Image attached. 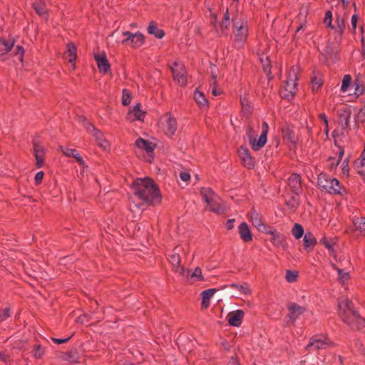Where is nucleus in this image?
I'll list each match as a JSON object with an SVG mask.
<instances>
[{
	"label": "nucleus",
	"mask_w": 365,
	"mask_h": 365,
	"mask_svg": "<svg viewBox=\"0 0 365 365\" xmlns=\"http://www.w3.org/2000/svg\"><path fill=\"white\" fill-rule=\"evenodd\" d=\"M134 195L143 204L150 205L161 201V195L158 186L149 178H138L132 184Z\"/></svg>",
	"instance_id": "f257e3e1"
},
{
	"label": "nucleus",
	"mask_w": 365,
	"mask_h": 365,
	"mask_svg": "<svg viewBox=\"0 0 365 365\" xmlns=\"http://www.w3.org/2000/svg\"><path fill=\"white\" fill-rule=\"evenodd\" d=\"M338 307L341 319L351 329L359 330L365 327V319L360 316L353 302L348 298H341Z\"/></svg>",
	"instance_id": "f03ea898"
},
{
	"label": "nucleus",
	"mask_w": 365,
	"mask_h": 365,
	"mask_svg": "<svg viewBox=\"0 0 365 365\" xmlns=\"http://www.w3.org/2000/svg\"><path fill=\"white\" fill-rule=\"evenodd\" d=\"M268 130V123L266 121H263L262 124V132L257 138V135L254 128L250 124L247 125L246 128V135L253 150L259 151L264 146L267 141Z\"/></svg>",
	"instance_id": "7ed1b4c3"
},
{
	"label": "nucleus",
	"mask_w": 365,
	"mask_h": 365,
	"mask_svg": "<svg viewBox=\"0 0 365 365\" xmlns=\"http://www.w3.org/2000/svg\"><path fill=\"white\" fill-rule=\"evenodd\" d=\"M317 185L322 191L331 195H341L344 188L340 182L326 173H320L317 179Z\"/></svg>",
	"instance_id": "20e7f679"
},
{
	"label": "nucleus",
	"mask_w": 365,
	"mask_h": 365,
	"mask_svg": "<svg viewBox=\"0 0 365 365\" xmlns=\"http://www.w3.org/2000/svg\"><path fill=\"white\" fill-rule=\"evenodd\" d=\"M232 33L235 46L238 48L243 47L248 36V24L245 19H235L232 20Z\"/></svg>",
	"instance_id": "39448f33"
},
{
	"label": "nucleus",
	"mask_w": 365,
	"mask_h": 365,
	"mask_svg": "<svg viewBox=\"0 0 365 365\" xmlns=\"http://www.w3.org/2000/svg\"><path fill=\"white\" fill-rule=\"evenodd\" d=\"M298 68L292 67L288 71L284 87L280 91L282 98L291 100L295 96L298 81Z\"/></svg>",
	"instance_id": "423d86ee"
},
{
	"label": "nucleus",
	"mask_w": 365,
	"mask_h": 365,
	"mask_svg": "<svg viewBox=\"0 0 365 365\" xmlns=\"http://www.w3.org/2000/svg\"><path fill=\"white\" fill-rule=\"evenodd\" d=\"M160 123L165 135L168 137H173L178 128V123L175 118L168 112L160 118Z\"/></svg>",
	"instance_id": "0eeeda50"
},
{
	"label": "nucleus",
	"mask_w": 365,
	"mask_h": 365,
	"mask_svg": "<svg viewBox=\"0 0 365 365\" xmlns=\"http://www.w3.org/2000/svg\"><path fill=\"white\" fill-rule=\"evenodd\" d=\"M181 250V247H176L171 252L170 255H168V260L172 265L173 270L177 273H179L181 275H184L185 269L181 266L180 262V252Z\"/></svg>",
	"instance_id": "6e6552de"
},
{
	"label": "nucleus",
	"mask_w": 365,
	"mask_h": 365,
	"mask_svg": "<svg viewBox=\"0 0 365 365\" xmlns=\"http://www.w3.org/2000/svg\"><path fill=\"white\" fill-rule=\"evenodd\" d=\"M332 345H334V344L328 338L322 339L318 336H313L310 338L306 349L307 350H310L311 349L314 350L325 349Z\"/></svg>",
	"instance_id": "1a4fd4ad"
},
{
	"label": "nucleus",
	"mask_w": 365,
	"mask_h": 365,
	"mask_svg": "<svg viewBox=\"0 0 365 365\" xmlns=\"http://www.w3.org/2000/svg\"><path fill=\"white\" fill-rule=\"evenodd\" d=\"M172 72L174 80L180 85L185 86L187 84L186 71L183 65L175 62L172 67Z\"/></svg>",
	"instance_id": "9d476101"
},
{
	"label": "nucleus",
	"mask_w": 365,
	"mask_h": 365,
	"mask_svg": "<svg viewBox=\"0 0 365 365\" xmlns=\"http://www.w3.org/2000/svg\"><path fill=\"white\" fill-rule=\"evenodd\" d=\"M94 58L96 61L98 69L101 73L106 74L110 71V64L105 52L95 53Z\"/></svg>",
	"instance_id": "9b49d317"
},
{
	"label": "nucleus",
	"mask_w": 365,
	"mask_h": 365,
	"mask_svg": "<svg viewBox=\"0 0 365 365\" xmlns=\"http://www.w3.org/2000/svg\"><path fill=\"white\" fill-rule=\"evenodd\" d=\"M86 129L95 137L96 140L101 148H102L103 150H107L109 148L110 145L108 141L104 138L103 134L100 130H98L90 123H88Z\"/></svg>",
	"instance_id": "f8f14e48"
},
{
	"label": "nucleus",
	"mask_w": 365,
	"mask_h": 365,
	"mask_svg": "<svg viewBox=\"0 0 365 365\" xmlns=\"http://www.w3.org/2000/svg\"><path fill=\"white\" fill-rule=\"evenodd\" d=\"M238 155L241 159L243 165L247 169H252L255 167V161L251 154L245 146H240L238 149Z\"/></svg>",
	"instance_id": "ddd939ff"
},
{
	"label": "nucleus",
	"mask_w": 365,
	"mask_h": 365,
	"mask_svg": "<svg viewBox=\"0 0 365 365\" xmlns=\"http://www.w3.org/2000/svg\"><path fill=\"white\" fill-rule=\"evenodd\" d=\"M339 125L344 130L349 128L351 110L349 108L342 107L338 110Z\"/></svg>",
	"instance_id": "4468645a"
},
{
	"label": "nucleus",
	"mask_w": 365,
	"mask_h": 365,
	"mask_svg": "<svg viewBox=\"0 0 365 365\" xmlns=\"http://www.w3.org/2000/svg\"><path fill=\"white\" fill-rule=\"evenodd\" d=\"M287 309L289 314L287 317L293 323H294L299 317L303 314L306 311V308L304 307L299 306L294 302L290 303L288 305Z\"/></svg>",
	"instance_id": "2eb2a0df"
},
{
	"label": "nucleus",
	"mask_w": 365,
	"mask_h": 365,
	"mask_svg": "<svg viewBox=\"0 0 365 365\" xmlns=\"http://www.w3.org/2000/svg\"><path fill=\"white\" fill-rule=\"evenodd\" d=\"M245 312L241 309L230 312L227 316V322L230 326L238 327L242 324Z\"/></svg>",
	"instance_id": "dca6fc26"
},
{
	"label": "nucleus",
	"mask_w": 365,
	"mask_h": 365,
	"mask_svg": "<svg viewBox=\"0 0 365 365\" xmlns=\"http://www.w3.org/2000/svg\"><path fill=\"white\" fill-rule=\"evenodd\" d=\"M288 185L296 195H299L302 190L300 175L297 173L292 174L288 179Z\"/></svg>",
	"instance_id": "f3484780"
},
{
	"label": "nucleus",
	"mask_w": 365,
	"mask_h": 365,
	"mask_svg": "<svg viewBox=\"0 0 365 365\" xmlns=\"http://www.w3.org/2000/svg\"><path fill=\"white\" fill-rule=\"evenodd\" d=\"M140 103H137L132 110H129L127 114V119L129 121H135V120H141L143 121L145 112L141 110Z\"/></svg>",
	"instance_id": "a211bd4d"
},
{
	"label": "nucleus",
	"mask_w": 365,
	"mask_h": 365,
	"mask_svg": "<svg viewBox=\"0 0 365 365\" xmlns=\"http://www.w3.org/2000/svg\"><path fill=\"white\" fill-rule=\"evenodd\" d=\"M207 205L210 211L217 214H222L226 210L225 202L217 197H215L210 203H208Z\"/></svg>",
	"instance_id": "6ab92c4d"
},
{
	"label": "nucleus",
	"mask_w": 365,
	"mask_h": 365,
	"mask_svg": "<svg viewBox=\"0 0 365 365\" xmlns=\"http://www.w3.org/2000/svg\"><path fill=\"white\" fill-rule=\"evenodd\" d=\"M238 232L240 237V239L244 242H250L252 240V234L250 231V229L248 225L243 222L240 224L238 226Z\"/></svg>",
	"instance_id": "aec40b11"
},
{
	"label": "nucleus",
	"mask_w": 365,
	"mask_h": 365,
	"mask_svg": "<svg viewBox=\"0 0 365 365\" xmlns=\"http://www.w3.org/2000/svg\"><path fill=\"white\" fill-rule=\"evenodd\" d=\"M34 153L36 160V165L41 168L43 165L44 148L37 142H34Z\"/></svg>",
	"instance_id": "412c9836"
},
{
	"label": "nucleus",
	"mask_w": 365,
	"mask_h": 365,
	"mask_svg": "<svg viewBox=\"0 0 365 365\" xmlns=\"http://www.w3.org/2000/svg\"><path fill=\"white\" fill-rule=\"evenodd\" d=\"M32 8L42 18L47 17V7L45 0H35L32 4Z\"/></svg>",
	"instance_id": "4be33fe9"
},
{
	"label": "nucleus",
	"mask_w": 365,
	"mask_h": 365,
	"mask_svg": "<svg viewBox=\"0 0 365 365\" xmlns=\"http://www.w3.org/2000/svg\"><path fill=\"white\" fill-rule=\"evenodd\" d=\"M303 244L305 250L311 251L317 245V239L311 232H307L303 237Z\"/></svg>",
	"instance_id": "5701e85b"
},
{
	"label": "nucleus",
	"mask_w": 365,
	"mask_h": 365,
	"mask_svg": "<svg viewBox=\"0 0 365 365\" xmlns=\"http://www.w3.org/2000/svg\"><path fill=\"white\" fill-rule=\"evenodd\" d=\"M217 289H208L206 290H204L201 293V307L203 309H206L210 306V301L211 298L214 296V294L216 293Z\"/></svg>",
	"instance_id": "b1692460"
},
{
	"label": "nucleus",
	"mask_w": 365,
	"mask_h": 365,
	"mask_svg": "<svg viewBox=\"0 0 365 365\" xmlns=\"http://www.w3.org/2000/svg\"><path fill=\"white\" fill-rule=\"evenodd\" d=\"M272 238L270 239V242L277 247L286 248L287 244L284 237L277 230H275L272 235H271Z\"/></svg>",
	"instance_id": "393cba45"
},
{
	"label": "nucleus",
	"mask_w": 365,
	"mask_h": 365,
	"mask_svg": "<svg viewBox=\"0 0 365 365\" xmlns=\"http://www.w3.org/2000/svg\"><path fill=\"white\" fill-rule=\"evenodd\" d=\"M282 133L284 140L293 145L297 143L296 138L294 131L287 125H284L282 128Z\"/></svg>",
	"instance_id": "a878e982"
},
{
	"label": "nucleus",
	"mask_w": 365,
	"mask_h": 365,
	"mask_svg": "<svg viewBox=\"0 0 365 365\" xmlns=\"http://www.w3.org/2000/svg\"><path fill=\"white\" fill-rule=\"evenodd\" d=\"M135 145L138 148L143 149L148 153H152L154 150V146L153 143L142 138H138L135 140Z\"/></svg>",
	"instance_id": "bb28decb"
},
{
	"label": "nucleus",
	"mask_w": 365,
	"mask_h": 365,
	"mask_svg": "<svg viewBox=\"0 0 365 365\" xmlns=\"http://www.w3.org/2000/svg\"><path fill=\"white\" fill-rule=\"evenodd\" d=\"M148 33L149 34L153 35L155 37H156L158 39H161L165 36V32L163 30L159 29L155 22L151 21L149 24V26L148 27Z\"/></svg>",
	"instance_id": "cd10ccee"
},
{
	"label": "nucleus",
	"mask_w": 365,
	"mask_h": 365,
	"mask_svg": "<svg viewBox=\"0 0 365 365\" xmlns=\"http://www.w3.org/2000/svg\"><path fill=\"white\" fill-rule=\"evenodd\" d=\"M66 55L68 57V62L74 63L77 57V51L73 43L70 42L67 44ZM73 68L75 69V64L73 65Z\"/></svg>",
	"instance_id": "c85d7f7f"
},
{
	"label": "nucleus",
	"mask_w": 365,
	"mask_h": 365,
	"mask_svg": "<svg viewBox=\"0 0 365 365\" xmlns=\"http://www.w3.org/2000/svg\"><path fill=\"white\" fill-rule=\"evenodd\" d=\"M14 45V41H6L0 38V58L9 53Z\"/></svg>",
	"instance_id": "c756f323"
},
{
	"label": "nucleus",
	"mask_w": 365,
	"mask_h": 365,
	"mask_svg": "<svg viewBox=\"0 0 365 365\" xmlns=\"http://www.w3.org/2000/svg\"><path fill=\"white\" fill-rule=\"evenodd\" d=\"M194 98L197 104L201 108H205L208 107V101L202 92L199 91L198 90H195L194 93Z\"/></svg>",
	"instance_id": "7c9ffc66"
},
{
	"label": "nucleus",
	"mask_w": 365,
	"mask_h": 365,
	"mask_svg": "<svg viewBox=\"0 0 365 365\" xmlns=\"http://www.w3.org/2000/svg\"><path fill=\"white\" fill-rule=\"evenodd\" d=\"M249 218L252 224L257 230H261L263 222L259 215L255 210H252L249 214Z\"/></svg>",
	"instance_id": "2f4dec72"
},
{
	"label": "nucleus",
	"mask_w": 365,
	"mask_h": 365,
	"mask_svg": "<svg viewBox=\"0 0 365 365\" xmlns=\"http://www.w3.org/2000/svg\"><path fill=\"white\" fill-rule=\"evenodd\" d=\"M332 267L334 269L337 271L338 279L340 283L342 284V286L344 287L350 278L349 272L337 267L335 264H333Z\"/></svg>",
	"instance_id": "473e14b6"
},
{
	"label": "nucleus",
	"mask_w": 365,
	"mask_h": 365,
	"mask_svg": "<svg viewBox=\"0 0 365 365\" xmlns=\"http://www.w3.org/2000/svg\"><path fill=\"white\" fill-rule=\"evenodd\" d=\"M200 195L206 202L207 205L210 203V202L217 197L214 192L208 187H202L200 190Z\"/></svg>",
	"instance_id": "72a5a7b5"
},
{
	"label": "nucleus",
	"mask_w": 365,
	"mask_h": 365,
	"mask_svg": "<svg viewBox=\"0 0 365 365\" xmlns=\"http://www.w3.org/2000/svg\"><path fill=\"white\" fill-rule=\"evenodd\" d=\"M230 25V13L228 9H226V11L223 15V19L222 22L220 24V33L225 34L228 30Z\"/></svg>",
	"instance_id": "f704fd0d"
},
{
	"label": "nucleus",
	"mask_w": 365,
	"mask_h": 365,
	"mask_svg": "<svg viewBox=\"0 0 365 365\" xmlns=\"http://www.w3.org/2000/svg\"><path fill=\"white\" fill-rule=\"evenodd\" d=\"M145 43L144 36L140 32H136L133 34L132 39V47L139 48Z\"/></svg>",
	"instance_id": "c9c22d12"
},
{
	"label": "nucleus",
	"mask_w": 365,
	"mask_h": 365,
	"mask_svg": "<svg viewBox=\"0 0 365 365\" xmlns=\"http://www.w3.org/2000/svg\"><path fill=\"white\" fill-rule=\"evenodd\" d=\"M242 110L245 115H250L252 112V106L246 96L240 98Z\"/></svg>",
	"instance_id": "e433bc0d"
},
{
	"label": "nucleus",
	"mask_w": 365,
	"mask_h": 365,
	"mask_svg": "<svg viewBox=\"0 0 365 365\" xmlns=\"http://www.w3.org/2000/svg\"><path fill=\"white\" fill-rule=\"evenodd\" d=\"M292 235L295 237V239L299 240L304 235V230L302 225L299 223H294L292 230Z\"/></svg>",
	"instance_id": "4c0bfd02"
},
{
	"label": "nucleus",
	"mask_w": 365,
	"mask_h": 365,
	"mask_svg": "<svg viewBox=\"0 0 365 365\" xmlns=\"http://www.w3.org/2000/svg\"><path fill=\"white\" fill-rule=\"evenodd\" d=\"M323 85V80L320 76H314L312 78L311 86L313 93L317 92Z\"/></svg>",
	"instance_id": "58836bf2"
},
{
	"label": "nucleus",
	"mask_w": 365,
	"mask_h": 365,
	"mask_svg": "<svg viewBox=\"0 0 365 365\" xmlns=\"http://www.w3.org/2000/svg\"><path fill=\"white\" fill-rule=\"evenodd\" d=\"M335 22H336V27H334V29H336V32L340 36H341L343 35V34H344V29H345L344 20V19L341 16H338L336 18Z\"/></svg>",
	"instance_id": "ea45409f"
},
{
	"label": "nucleus",
	"mask_w": 365,
	"mask_h": 365,
	"mask_svg": "<svg viewBox=\"0 0 365 365\" xmlns=\"http://www.w3.org/2000/svg\"><path fill=\"white\" fill-rule=\"evenodd\" d=\"M320 243H322L329 250L331 255H333L334 253V242H333L332 240L324 237L320 240Z\"/></svg>",
	"instance_id": "a19ab883"
},
{
	"label": "nucleus",
	"mask_w": 365,
	"mask_h": 365,
	"mask_svg": "<svg viewBox=\"0 0 365 365\" xmlns=\"http://www.w3.org/2000/svg\"><path fill=\"white\" fill-rule=\"evenodd\" d=\"M230 287L237 289L241 294H250L251 293V291L249 288V285L247 284H231Z\"/></svg>",
	"instance_id": "79ce46f5"
},
{
	"label": "nucleus",
	"mask_w": 365,
	"mask_h": 365,
	"mask_svg": "<svg viewBox=\"0 0 365 365\" xmlns=\"http://www.w3.org/2000/svg\"><path fill=\"white\" fill-rule=\"evenodd\" d=\"M297 196H292L286 201V205L292 210L297 209L299 205V200Z\"/></svg>",
	"instance_id": "37998d69"
},
{
	"label": "nucleus",
	"mask_w": 365,
	"mask_h": 365,
	"mask_svg": "<svg viewBox=\"0 0 365 365\" xmlns=\"http://www.w3.org/2000/svg\"><path fill=\"white\" fill-rule=\"evenodd\" d=\"M356 230H359L362 234L365 235V218H357L354 221Z\"/></svg>",
	"instance_id": "c03bdc74"
},
{
	"label": "nucleus",
	"mask_w": 365,
	"mask_h": 365,
	"mask_svg": "<svg viewBox=\"0 0 365 365\" xmlns=\"http://www.w3.org/2000/svg\"><path fill=\"white\" fill-rule=\"evenodd\" d=\"M45 353L44 348L40 344H35L33 349V356L36 359H41Z\"/></svg>",
	"instance_id": "a18cd8bd"
},
{
	"label": "nucleus",
	"mask_w": 365,
	"mask_h": 365,
	"mask_svg": "<svg viewBox=\"0 0 365 365\" xmlns=\"http://www.w3.org/2000/svg\"><path fill=\"white\" fill-rule=\"evenodd\" d=\"M131 102V94L128 89H123L122 92V104L128 106Z\"/></svg>",
	"instance_id": "49530a36"
},
{
	"label": "nucleus",
	"mask_w": 365,
	"mask_h": 365,
	"mask_svg": "<svg viewBox=\"0 0 365 365\" xmlns=\"http://www.w3.org/2000/svg\"><path fill=\"white\" fill-rule=\"evenodd\" d=\"M351 81V77L350 75H345L342 79V83L341 86V91L346 92L348 89Z\"/></svg>",
	"instance_id": "de8ad7c7"
},
{
	"label": "nucleus",
	"mask_w": 365,
	"mask_h": 365,
	"mask_svg": "<svg viewBox=\"0 0 365 365\" xmlns=\"http://www.w3.org/2000/svg\"><path fill=\"white\" fill-rule=\"evenodd\" d=\"M298 272L297 271L287 270L285 279L289 282H294L297 280Z\"/></svg>",
	"instance_id": "09e8293b"
},
{
	"label": "nucleus",
	"mask_w": 365,
	"mask_h": 365,
	"mask_svg": "<svg viewBox=\"0 0 365 365\" xmlns=\"http://www.w3.org/2000/svg\"><path fill=\"white\" fill-rule=\"evenodd\" d=\"M190 278L195 279L196 280L202 281L204 280L203 275L202 274V270L200 267H196L194 271L190 274Z\"/></svg>",
	"instance_id": "8fccbe9b"
},
{
	"label": "nucleus",
	"mask_w": 365,
	"mask_h": 365,
	"mask_svg": "<svg viewBox=\"0 0 365 365\" xmlns=\"http://www.w3.org/2000/svg\"><path fill=\"white\" fill-rule=\"evenodd\" d=\"M324 22L327 26L334 29V26L332 25V13L331 11H327L325 14Z\"/></svg>",
	"instance_id": "3c124183"
},
{
	"label": "nucleus",
	"mask_w": 365,
	"mask_h": 365,
	"mask_svg": "<svg viewBox=\"0 0 365 365\" xmlns=\"http://www.w3.org/2000/svg\"><path fill=\"white\" fill-rule=\"evenodd\" d=\"M260 60L262 63L264 71L267 74L270 73H271V67H270L269 61L268 59V57L266 56L264 59L263 58V57H261Z\"/></svg>",
	"instance_id": "603ef678"
},
{
	"label": "nucleus",
	"mask_w": 365,
	"mask_h": 365,
	"mask_svg": "<svg viewBox=\"0 0 365 365\" xmlns=\"http://www.w3.org/2000/svg\"><path fill=\"white\" fill-rule=\"evenodd\" d=\"M60 150L63 153V155H65L66 156L72 157V158L73 157V155H75V153L77 151L76 149H73V148H67V147H63V146L60 147Z\"/></svg>",
	"instance_id": "864d4df0"
},
{
	"label": "nucleus",
	"mask_w": 365,
	"mask_h": 365,
	"mask_svg": "<svg viewBox=\"0 0 365 365\" xmlns=\"http://www.w3.org/2000/svg\"><path fill=\"white\" fill-rule=\"evenodd\" d=\"M10 311L9 307L0 310V322H4L10 317Z\"/></svg>",
	"instance_id": "5fc2aeb1"
},
{
	"label": "nucleus",
	"mask_w": 365,
	"mask_h": 365,
	"mask_svg": "<svg viewBox=\"0 0 365 365\" xmlns=\"http://www.w3.org/2000/svg\"><path fill=\"white\" fill-rule=\"evenodd\" d=\"M122 34L123 36L126 37L124 40H123L122 43L125 44L130 43V44H132V39L134 34L130 31H124L123 32Z\"/></svg>",
	"instance_id": "6e6d98bb"
},
{
	"label": "nucleus",
	"mask_w": 365,
	"mask_h": 365,
	"mask_svg": "<svg viewBox=\"0 0 365 365\" xmlns=\"http://www.w3.org/2000/svg\"><path fill=\"white\" fill-rule=\"evenodd\" d=\"M275 230L276 229H274V228H273L272 227H269V226H267V225H265L263 223V226H262L261 230H258L262 232H264V233H265L267 235H272V232H274Z\"/></svg>",
	"instance_id": "4d7b16f0"
},
{
	"label": "nucleus",
	"mask_w": 365,
	"mask_h": 365,
	"mask_svg": "<svg viewBox=\"0 0 365 365\" xmlns=\"http://www.w3.org/2000/svg\"><path fill=\"white\" fill-rule=\"evenodd\" d=\"M358 19H359V16L357 14H355L352 15L351 19V29H352V31L354 33L356 31V24L358 21Z\"/></svg>",
	"instance_id": "13d9d810"
},
{
	"label": "nucleus",
	"mask_w": 365,
	"mask_h": 365,
	"mask_svg": "<svg viewBox=\"0 0 365 365\" xmlns=\"http://www.w3.org/2000/svg\"><path fill=\"white\" fill-rule=\"evenodd\" d=\"M44 176V173L43 171L38 172L35 175V182L36 185H39L41 182V180Z\"/></svg>",
	"instance_id": "bf43d9fd"
},
{
	"label": "nucleus",
	"mask_w": 365,
	"mask_h": 365,
	"mask_svg": "<svg viewBox=\"0 0 365 365\" xmlns=\"http://www.w3.org/2000/svg\"><path fill=\"white\" fill-rule=\"evenodd\" d=\"M348 160L346 159L342 162V173L344 175H348L349 173V165H348Z\"/></svg>",
	"instance_id": "052dcab7"
},
{
	"label": "nucleus",
	"mask_w": 365,
	"mask_h": 365,
	"mask_svg": "<svg viewBox=\"0 0 365 365\" xmlns=\"http://www.w3.org/2000/svg\"><path fill=\"white\" fill-rule=\"evenodd\" d=\"M180 178L182 180H183L185 182H187L190 179V175L189 173H187L186 171H183V172L180 173Z\"/></svg>",
	"instance_id": "680f3d73"
},
{
	"label": "nucleus",
	"mask_w": 365,
	"mask_h": 365,
	"mask_svg": "<svg viewBox=\"0 0 365 365\" xmlns=\"http://www.w3.org/2000/svg\"><path fill=\"white\" fill-rule=\"evenodd\" d=\"M73 158H75V160L81 165H85V162L83 159V158L81 156V155L79 154V153L78 151H76V153H75V155H73Z\"/></svg>",
	"instance_id": "e2e57ef3"
},
{
	"label": "nucleus",
	"mask_w": 365,
	"mask_h": 365,
	"mask_svg": "<svg viewBox=\"0 0 365 365\" xmlns=\"http://www.w3.org/2000/svg\"><path fill=\"white\" fill-rule=\"evenodd\" d=\"M71 336L65 338V339H57V338H52L53 341H54L57 344H61L63 343L67 342Z\"/></svg>",
	"instance_id": "0e129e2a"
},
{
	"label": "nucleus",
	"mask_w": 365,
	"mask_h": 365,
	"mask_svg": "<svg viewBox=\"0 0 365 365\" xmlns=\"http://www.w3.org/2000/svg\"><path fill=\"white\" fill-rule=\"evenodd\" d=\"M17 52L16 54H20V60L22 61L24 54V49L21 46H16Z\"/></svg>",
	"instance_id": "69168bd1"
},
{
	"label": "nucleus",
	"mask_w": 365,
	"mask_h": 365,
	"mask_svg": "<svg viewBox=\"0 0 365 365\" xmlns=\"http://www.w3.org/2000/svg\"><path fill=\"white\" fill-rule=\"evenodd\" d=\"M234 222H235L234 219H230L227 220V222L226 223V227H227V230H230L233 229Z\"/></svg>",
	"instance_id": "338daca9"
},
{
	"label": "nucleus",
	"mask_w": 365,
	"mask_h": 365,
	"mask_svg": "<svg viewBox=\"0 0 365 365\" xmlns=\"http://www.w3.org/2000/svg\"><path fill=\"white\" fill-rule=\"evenodd\" d=\"M227 365H240V363L236 358L232 356L227 362Z\"/></svg>",
	"instance_id": "774afa93"
}]
</instances>
